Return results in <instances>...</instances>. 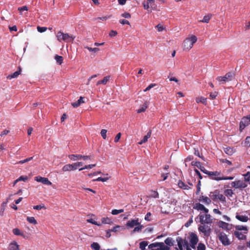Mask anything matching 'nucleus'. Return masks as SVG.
Listing matches in <instances>:
<instances>
[{"label": "nucleus", "mask_w": 250, "mask_h": 250, "mask_svg": "<svg viewBox=\"0 0 250 250\" xmlns=\"http://www.w3.org/2000/svg\"><path fill=\"white\" fill-rule=\"evenodd\" d=\"M151 135V131L149 130L147 133V134L144 137L143 139L140 142H139L138 143V144L139 145H142V144L146 142L148 140V139L150 137Z\"/></svg>", "instance_id": "412c9836"}, {"label": "nucleus", "mask_w": 250, "mask_h": 250, "mask_svg": "<svg viewBox=\"0 0 250 250\" xmlns=\"http://www.w3.org/2000/svg\"><path fill=\"white\" fill-rule=\"evenodd\" d=\"M245 181L248 182L250 184V172L248 171L246 174H244Z\"/></svg>", "instance_id": "37998d69"}, {"label": "nucleus", "mask_w": 250, "mask_h": 250, "mask_svg": "<svg viewBox=\"0 0 250 250\" xmlns=\"http://www.w3.org/2000/svg\"><path fill=\"white\" fill-rule=\"evenodd\" d=\"M192 218L193 216H192L190 219L185 224V227H188L191 225V224L193 222Z\"/></svg>", "instance_id": "0e129e2a"}, {"label": "nucleus", "mask_w": 250, "mask_h": 250, "mask_svg": "<svg viewBox=\"0 0 250 250\" xmlns=\"http://www.w3.org/2000/svg\"><path fill=\"white\" fill-rule=\"evenodd\" d=\"M70 159L73 161H77L82 159V155L80 154H71L68 156Z\"/></svg>", "instance_id": "a878e982"}, {"label": "nucleus", "mask_w": 250, "mask_h": 250, "mask_svg": "<svg viewBox=\"0 0 250 250\" xmlns=\"http://www.w3.org/2000/svg\"><path fill=\"white\" fill-rule=\"evenodd\" d=\"M193 208L197 210H203L205 213L208 212V209L205 208L203 205L199 203H196L193 206Z\"/></svg>", "instance_id": "4468645a"}, {"label": "nucleus", "mask_w": 250, "mask_h": 250, "mask_svg": "<svg viewBox=\"0 0 250 250\" xmlns=\"http://www.w3.org/2000/svg\"><path fill=\"white\" fill-rule=\"evenodd\" d=\"M161 242H155L149 244L148 248L149 250H156L157 249H154L155 247L160 248Z\"/></svg>", "instance_id": "4be33fe9"}, {"label": "nucleus", "mask_w": 250, "mask_h": 250, "mask_svg": "<svg viewBox=\"0 0 250 250\" xmlns=\"http://www.w3.org/2000/svg\"><path fill=\"white\" fill-rule=\"evenodd\" d=\"M135 227L132 231V233L141 231L142 229L144 228V226L143 225H141L140 222V225H137Z\"/></svg>", "instance_id": "c756f323"}, {"label": "nucleus", "mask_w": 250, "mask_h": 250, "mask_svg": "<svg viewBox=\"0 0 250 250\" xmlns=\"http://www.w3.org/2000/svg\"><path fill=\"white\" fill-rule=\"evenodd\" d=\"M13 233L16 235L23 236V234L21 233L20 230L17 228L13 229Z\"/></svg>", "instance_id": "a18cd8bd"}, {"label": "nucleus", "mask_w": 250, "mask_h": 250, "mask_svg": "<svg viewBox=\"0 0 250 250\" xmlns=\"http://www.w3.org/2000/svg\"><path fill=\"white\" fill-rule=\"evenodd\" d=\"M198 237L195 233L191 232L189 234L190 246L192 249H196V246L198 243Z\"/></svg>", "instance_id": "0eeeda50"}, {"label": "nucleus", "mask_w": 250, "mask_h": 250, "mask_svg": "<svg viewBox=\"0 0 250 250\" xmlns=\"http://www.w3.org/2000/svg\"><path fill=\"white\" fill-rule=\"evenodd\" d=\"M119 22L121 24H128V25H130V23L129 22V21L126 20H124V19H123V20H120L119 21Z\"/></svg>", "instance_id": "e2e57ef3"}, {"label": "nucleus", "mask_w": 250, "mask_h": 250, "mask_svg": "<svg viewBox=\"0 0 250 250\" xmlns=\"http://www.w3.org/2000/svg\"><path fill=\"white\" fill-rule=\"evenodd\" d=\"M149 197L154 198H158L159 193L157 191L151 190L150 191Z\"/></svg>", "instance_id": "f704fd0d"}, {"label": "nucleus", "mask_w": 250, "mask_h": 250, "mask_svg": "<svg viewBox=\"0 0 250 250\" xmlns=\"http://www.w3.org/2000/svg\"><path fill=\"white\" fill-rule=\"evenodd\" d=\"M10 250H19V246L16 242H13L10 244Z\"/></svg>", "instance_id": "c85d7f7f"}, {"label": "nucleus", "mask_w": 250, "mask_h": 250, "mask_svg": "<svg viewBox=\"0 0 250 250\" xmlns=\"http://www.w3.org/2000/svg\"><path fill=\"white\" fill-rule=\"evenodd\" d=\"M156 84L155 83H151L149 84L144 90V92H146L149 90L151 88L154 87Z\"/></svg>", "instance_id": "bf43d9fd"}, {"label": "nucleus", "mask_w": 250, "mask_h": 250, "mask_svg": "<svg viewBox=\"0 0 250 250\" xmlns=\"http://www.w3.org/2000/svg\"><path fill=\"white\" fill-rule=\"evenodd\" d=\"M18 10L21 12L22 11H28V8L26 6H23L22 7H19Z\"/></svg>", "instance_id": "338daca9"}, {"label": "nucleus", "mask_w": 250, "mask_h": 250, "mask_svg": "<svg viewBox=\"0 0 250 250\" xmlns=\"http://www.w3.org/2000/svg\"><path fill=\"white\" fill-rule=\"evenodd\" d=\"M156 250H170V247L166 246L164 243L161 242L160 247L157 248Z\"/></svg>", "instance_id": "72a5a7b5"}, {"label": "nucleus", "mask_w": 250, "mask_h": 250, "mask_svg": "<svg viewBox=\"0 0 250 250\" xmlns=\"http://www.w3.org/2000/svg\"><path fill=\"white\" fill-rule=\"evenodd\" d=\"M250 124V121L248 118L244 117L242 118L241 121L240 122L239 125V130L241 132L244 129V128L248 126Z\"/></svg>", "instance_id": "9d476101"}, {"label": "nucleus", "mask_w": 250, "mask_h": 250, "mask_svg": "<svg viewBox=\"0 0 250 250\" xmlns=\"http://www.w3.org/2000/svg\"><path fill=\"white\" fill-rule=\"evenodd\" d=\"M35 180L38 182H41L44 185H52V183L48 180L47 178L41 176H36L35 177Z\"/></svg>", "instance_id": "ddd939ff"}, {"label": "nucleus", "mask_w": 250, "mask_h": 250, "mask_svg": "<svg viewBox=\"0 0 250 250\" xmlns=\"http://www.w3.org/2000/svg\"><path fill=\"white\" fill-rule=\"evenodd\" d=\"M191 164L192 166H196V167H198L199 168L200 167V166H201L200 163L199 162H197V161H196V162L192 161L191 162Z\"/></svg>", "instance_id": "680f3d73"}, {"label": "nucleus", "mask_w": 250, "mask_h": 250, "mask_svg": "<svg viewBox=\"0 0 250 250\" xmlns=\"http://www.w3.org/2000/svg\"><path fill=\"white\" fill-rule=\"evenodd\" d=\"M33 157L27 158L23 160H21V161H19L18 162V164H24L25 163H26V162H28L31 161V160L33 159Z\"/></svg>", "instance_id": "8fccbe9b"}, {"label": "nucleus", "mask_w": 250, "mask_h": 250, "mask_svg": "<svg viewBox=\"0 0 250 250\" xmlns=\"http://www.w3.org/2000/svg\"><path fill=\"white\" fill-rule=\"evenodd\" d=\"M231 186L232 188H245L247 185L242 181L238 180L231 183Z\"/></svg>", "instance_id": "f8f14e48"}, {"label": "nucleus", "mask_w": 250, "mask_h": 250, "mask_svg": "<svg viewBox=\"0 0 250 250\" xmlns=\"http://www.w3.org/2000/svg\"><path fill=\"white\" fill-rule=\"evenodd\" d=\"M224 152L229 155H232L234 152L233 149L230 147H226L224 148Z\"/></svg>", "instance_id": "cd10ccee"}, {"label": "nucleus", "mask_w": 250, "mask_h": 250, "mask_svg": "<svg viewBox=\"0 0 250 250\" xmlns=\"http://www.w3.org/2000/svg\"><path fill=\"white\" fill-rule=\"evenodd\" d=\"M198 216L200 218V222L201 224H210L212 222L211 216L210 214H208V213H206L205 215L200 214Z\"/></svg>", "instance_id": "39448f33"}, {"label": "nucleus", "mask_w": 250, "mask_h": 250, "mask_svg": "<svg viewBox=\"0 0 250 250\" xmlns=\"http://www.w3.org/2000/svg\"><path fill=\"white\" fill-rule=\"evenodd\" d=\"M245 233H243L239 231H235L234 232V236L237 237L239 240H246L247 238Z\"/></svg>", "instance_id": "a211bd4d"}, {"label": "nucleus", "mask_w": 250, "mask_h": 250, "mask_svg": "<svg viewBox=\"0 0 250 250\" xmlns=\"http://www.w3.org/2000/svg\"><path fill=\"white\" fill-rule=\"evenodd\" d=\"M101 222H102L101 223V224H110L112 223L111 220L108 217L102 218Z\"/></svg>", "instance_id": "4c0bfd02"}, {"label": "nucleus", "mask_w": 250, "mask_h": 250, "mask_svg": "<svg viewBox=\"0 0 250 250\" xmlns=\"http://www.w3.org/2000/svg\"><path fill=\"white\" fill-rule=\"evenodd\" d=\"M121 16L126 19H130L131 18L130 14L128 12H125L122 14Z\"/></svg>", "instance_id": "13d9d810"}, {"label": "nucleus", "mask_w": 250, "mask_h": 250, "mask_svg": "<svg viewBox=\"0 0 250 250\" xmlns=\"http://www.w3.org/2000/svg\"><path fill=\"white\" fill-rule=\"evenodd\" d=\"M197 103H201L204 104H206L207 99L204 97H201L196 99Z\"/></svg>", "instance_id": "c03bdc74"}, {"label": "nucleus", "mask_w": 250, "mask_h": 250, "mask_svg": "<svg viewBox=\"0 0 250 250\" xmlns=\"http://www.w3.org/2000/svg\"><path fill=\"white\" fill-rule=\"evenodd\" d=\"M208 177L211 180L216 181L222 180L223 175L220 171H209L208 172Z\"/></svg>", "instance_id": "423d86ee"}, {"label": "nucleus", "mask_w": 250, "mask_h": 250, "mask_svg": "<svg viewBox=\"0 0 250 250\" xmlns=\"http://www.w3.org/2000/svg\"><path fill=\"white\" fill-rule=\"evenodd\" d=\"M148 242L147 241H142L139 244V248L141 250H145L146 247L148 245Z\"/></svg>", "instance_id": "2f4dec72"}, {"label": "nucleus", "mask_w": 250, "mask_h": 250, "mask_svg": "<svg viewBox=\"0 0 250 250\" xmlns=\"http://www.w3.org/2000/svg\"><path fill=\"white\" fill-rule=\"evenodd\" d=\"M27 220L30 223L33 224L34 225H36L37 224V222L34 217H27Z\"/></svg>", "instance_id": "a19ab883"}, {"label": "nucleus", "mask_w": 250, "mask_h": 250, "mask_svg": "<svg viewBox=\"0 0 250 250\" xmlns=\"http://www.w3.org/2000/svg\"><path fill=\"white\" fill-rule=\"evenodd\" d=\"M148 105V103L145 102V103L140 107L139 109L137 110L138 113L145 112L146 108H147Z\"/></svg>", "instance_id": "5701e85b"}, {"label": "nucleus", "mask_w": 250, "mask_h": 250, "mask_svg": "<svg viewBox=\"0 0 250 250\" xmlns=\"http://www.w3.org/2000/svg\"><path fill=\"white\" fill-rule=\"evenodd\" d=\"M176 241L177 242L178 246H183L184 240L181 237H177Z\"/></svg>", "instance_id": "de8ad7c7"}, {"label": "nucleus", "mask_w": 250, "mask_h": 250, "mask_svg": "<svg viewBox=\"0 0 250 250\" xmlns=\"http://www.w3.org/2000/svg\"><path fill=\"white\" fill-rule=\"evenodd\" d=\"M96 166V164H91L88 165H86L83 167H82L81 168H79V170H82L83 169H87V168H92L93 167Z\"/></svg>", "instance_id": "09e8293b"}, {"label": "nucleus", "mask_w": 250, "mask_h": 250, "mask_svg": "<svg viewBox=\"0 0 250 250\" xmlns=\"http://www.w3.org/2000/svg\"><path fill=\"white\" fill-rule=\"evenodd\" d=\"M210 197L214 201L219 199L222 203L226 202V197L222 194H220L218 190H215L213 192H211L209 194Z\"/></svg>", "instance_id": "7ed1b4c3"}, {"label": "nucleus", "mask_w": 250, "mask_h": 250, "mask_svg": "<svg viewBox=\"0 0 250 250\" xmlns=\"http://www.w3.org/2000/svg\"><path fill=\"white\" fill-rule=\"evenodd\" d=\"M234 76L233 73L229 72L223 77L220 76L216 78V80L219 82H226L227 81L232 80V78Z\"/></svg>", "instance_id": "6e6552de"}, {"label": "nucleus", "mask_w": 250, "mask_h": 250, "mask_svg": "<svg viewBox=\"0 0 250 250\" xmlns=\"http://www.w3.org/2000/svg\"><path fill=\"white\" fill-rule=\"evenodd\" d=\"M211 17V15L210 14L206 15L204 17L203 19L201 20L200 21L205 23H208L210 20Z\"/></svg>", "instance_id": "e433bc0d"}, {"label": "nucleus", "mask_w": 250, "mask_h": 250, "mask_svg": "<svg viewBox=\"0 0 250 250\" xmlns=\"http://www.w3.org/2000/svg\"><path fill=\"white\" fill-rule=\"evenodd\" d=\"M224 194H225L226 196L228 197H231L233 194V192L232 190L230 189H227L225 190Z\"/></svg>", "instance_id": "ea45409f"}, {"label": "nucleus", "mask_w": 250, "mask_h": 250, "mask_svg": "<svg viewBox=\"0 0 250 250\" xmlns=\"http://www.w3.org/2000/svg\"><path fill=\"white\" fill-rule=\"evenodd\" d=\"M85 48H87L89 51L94 52H97L98 51H99V50H100L99 48H97V47L92 48V47L86 46Z\"/></svg>", "instance_id": "6e6d98bb"}, {"label": "nucleus", "mask_w": 250, "mask_h": 250, "mask_svg": "<svg viewBox=\"0 0 250 250\" xmlns=\"http://www.w3.org/2000/svg\"><path fill=\"white\" fill-rule=\"evenodd\" d=\"M37 28L38 31L40 32V33L44 32H45L47 30V27H41V26H38Z\"/></svg>", "instance_id": "603ef678"}, {"label": "nucleus", "mask_w": 250, "mask_h": 250, "mask_svg": "<svg viewBox=\"0 0 250 250\" xmlns=\"http://www.w3.org/2000/svg\"><path fill=\"white\" fill-rule=\"evenodd\" d=\"M91 248L94 250H100V246L97 242H94L91 245Z\"/></svg>", "instance_id": "58836bf2"}, {"label": "nucleus", "mask_w": 250, "mask_h": 250, "mask_svg": "<svg viewBox=\"0 0 250 250\" xmlns=\"http://www.w3.org/2000/svg\"><path fill=\"white\" fill-rule=\"evenodd\" d=\"M178 186L180 188H182L184 189H187L188 190L190 189L191 188L185 184L183 181L181 180H179L178 183Z\"/></svg>", "instance_id": "393cba45"}, {"label": "nucleus", "mask_w": 250, "mask_h": 250, "mask_svg": "<svg viewBox=\"0 0 250 250\" xmlns=\"http://www.w3.org/2000/svg\"><path fill=\"white\" fill-rule=\"evenodd\" d=\"M18 70L15 72L14 73L9 75L7 76L6 78L9 80H11L12 79L16 78L18 77V76L21 74V68L20 67H18Z\"/></svg>", "instance_id": "f3484780"}, {"label": "nucleus", "mask_w": 250, "mask_h": 250, "mask_svg": "<svg viewBox=\"0 0 250 250\" xmlns=\"http://www.w3.org/2000/svg\"><path fill=\"white\" fill-rule=\"evenodd\" d=\"M106 132H107V130L106 129H103L101 131V136H102V137L104 139H105L106 138Z\"/></svg>", "instance_id": "5fc2aeb1"}, {"label": "nucleus", "mask_w": 250, "mask_h": 250, "mask_svg": "<svg viewBox=\"0 0 250 250\" xmlns=\"http://www.w3.org/2000/svg\"><path fill=\"white\" fill-rule=\"evenodd\" d=\"M206 247L205 245L202 243H198V246L197 247V250H206Z\"/></svg>", "instance_id": "79ce46f5"}, {"label": "nucleus", "mask_w": 250, "mask_h": 250, "mask_svg": "<svg viewBox=\"0 0 250 250\" xmlns=\"http://www.w3.org/2000/svg\"><path fill=\"white\" fill-rule=\"evenodd\" d=\"M109 78H110L109 76L104 77L103 80L99 81L97 83L96 85H99L101 84H106V83H107V82L109 81Z\"/></svg>", "instance_id": "bb28decb"}, {"label": "nucleus", "mask_w": 250, "mask_h": 250, "mask_svg": "<svg viewBox=\"0 0 250 250\" xmlns=\"http://www.w3.org/2000/svg\"><path fill=\"white\" fill-rule=\"evenodd\" d=\"M201 225L198 228L199 231L202 232L205 236H208L211 232V229L210 227L205 224Z\"/></svg>", "instance_id": "1a4fd4ad"}, {"label": "nucleus", "mask_w": 250, "mask_h": 250, "mask_svg": "<svg viewBox=\"0 0 250 250\" xmlns=\"http://www.w3.org/2000/svg\"><path fill=\"white\" fill-rule=\"evenodd\" d=\"M62 170L63 172L69 171L72 170V164H67V165H64L62 168Z\"/></svg>", "instance_id": "7c9ffc66"}, {"label": "nucleus", "mask_w": 250, "mask_h": 250, "mask_svg": "<svg viewBox=\"0 0 250 250\" xmlns=\"http://www.w3.org/2000/svg\"><path fill=\"white\" fill-rule=\"evenodd\" d=\"M87 221L88 222L92 224H94V225H97L98 226H101V223H98L97 221H95L93 219H88V220H87Z\"/></svg>", "instance_id": "864d4df0"}, {"label": "nucleus", "mask_w": 250, "mask_h": 250, "mask_svg": "<svg viewBox=\"0 0 250 250\" xmlns=\"http://www.w3.org/2000/svg\"><path fill=\"white\" fill-rule=\"evenodd\" d=\"M236 218L240 221L243 222H246L249 220V217L248 216L240 215L238 213L236 214Z\"/></svg>", "instance_id": "aec40b11"}, {"label": "nucleus", "mask_w": 250, "mask_h": 250, "mask_svg": "<svg viewBox=\"0 0 250 250\" xmlns=\"http://www.w3.org/2000/svg\"><path fill=\"white\" fill-rule=\"evenodd\" d=\"M124 211V209H113L111 211V213L113 214V215H117L120 213H122Z\"/></svg>", "instance_id": "49530a36"}, {"label": "nucleus", "mask_w": 250, "mask_h": 250, "mask_svg": "<svg viewBox=\"0 0 250 250\" xmlns=\"http://www.w3.org/2000/svg\"><path fill=\"white\" fill-rule=\"evenodd\" d=\"M245 143L246 146H250V136H248L246 137Z\"/></svg>", "instance_id": "774afa93"}, {"label": "nucleus", "mask_w": 250, "mask_h": 250, "mask_svg": "<svg viewBox=\"0 0 250 250\" xmlns=\"http://www.w3.org/2000/svg\"><path fill=\"white\" fill-rule=\"evenodd\" d=\"M164 244H166V246H167L170 247L174 246V241L173 240L172 238L168 237L165 239Z\"/></svg>", "instance_id": "b1692460"}, {"label": "nucleus", "mask_w": 250, "mask_h": 250, "mask_svg": "<svg viewBox=\"0 0 250 250\" xmlns=\"http://www.w3.org/2000/svg\"><path fill=\"white\" fill-rule=\"evenodd\" d=\"M169 174V172H167L166 173H163V174H161V177L162 178L163 181H165V180H166L167 179Z\"/></svg>", "instance_id": "052dcab7"}, {"label": "nucleus", "mask_w": 250, "mask_h": 250, "mask_svg": "<svg viewBox=\"0 0 250 250\" xmlns=\"http://www.w3.org/2000/svg\"><path fill=\"white\" fill-rule=\"evenodd\" d=\"M84 98V97H83L82 96L80 97V99L77 101L72 103V105L75 108L78 107L81 104L85 103V102L83 101Z\"/></svg>", "instance_id": "6ab92c4d"}, {"label": "nucleus", "mask_w": 250, "mask_h": 250, "mask_svg": "<svg viewBox=\"0 0 250 250\" xmlns=\"http://www.w3.org/2000/svg\"><path fill=\"white\" fill-rule=\"evenodd\" d=\"M235 229L238 231L239 230H245L246 232L244 233H247L248 228L246 226L237 225L235 226Z\"/></svg>", "instance_id": "473e14b6"}, {"label": "nucleus", "mask_w": 250, "mask_h": 250, "mask_svg": "<svg viewBox=\"0 0 250 250\" xmlns=\"http://www.w3.org/2000/svg\"><path fill=\"white\" fill-rule=\"evenodd\" d=\"M33 208L34 209L36 210H41L42 208L46 209V208L44 206L41 205L34 206Z\"/></svg>", "instance_id": "3c124183"}, {"label": "nucleus", "mask_w": 250, "mask_h": 250, "mask_svg": "<svg viewBox=\"0 0 250 250\" xmlns=\"http://www.w3.org/2000/svg\"><path fill=\"white\" fill-rule=\"evenodd\" d=\"M137 225H140L139 219L135 218L128 220L126 222V227L127 229H132Z\"/></svg>", "instance_id": "9b49d317"}, {"label": "nucleus", "mask_w": 250, "mask_h": 250, "mask_svg": "<svg viewBox=\"0 0 250 250\" xmlns=\"http://www.w3.org/2000/svg\"><path fill=\"white\" fill-rule=\"evenodd\" d=\"M218 237L224 246H229L231 244V242L228 238L227 235L224 232H220Z\"/></svg>", "instance_id": "20e7f679"}, {"label": "nucleus", "mask_w": 250, "mask_h": 250, "mask_svg": "<svg viewBox=\"0 0 250 250\" xmlns=\"http://www.w3.org/2000/svg\"><path fill=\"white\" fill-rule=\"evenodd\" d=\"M218 225L220 228H222L223 229L229 230L232 229V225L229 224L226 222L220 221L218 222Z\"/></svg>", "instance_id": "2eb2a0df"}, {"label": "nucleus", "mask_w": 250, "mask_h": 250, "mask_svg": "<svg viewBox=\"0 0 250 250\" xmlns=\"http://www.w3.org/2000/svg\"><path fill=\"white\" fill-rule=\"evenodd\" d=\"M55 59L57 62L60 65H61L63 62V57L61 56L56 55L55 56Z\"/></svg>", "instance_id": "c9c22d12"}, {"label": "nucleus", "mask_w": 250, "mask_h": 250, "mask_svg": "<svg viewBox=\"0 0 250 250\" xmlns=\"http://www.w3.org/2000/svg\"><path fill=\"white\" fill-rule=\"evenodd\" d=\"M56 37L58 41L60 42H61L62 41L66 42H72L75 39V37H73L72 35H69L67 33H63L62 31H59Z\"/></svg>", "instance_id": "f03ea898"}, {"label": "nucleus", "mask_w": 250, "mask_h": 250, "mask_svg": "<svg viewBox=\"0 0 250 250\" xmlns=\"http://www.w3.org/2000/svg\"><path fill=\"white\" fill-rule=\"evenodd\" d=\"M197 38L195 35H191L187 38L183 43L184 50H189L193 46V44L197 42Z\"/></svg>", "instance_id": "f257e3e1"}, {"label": "nucleus", "mask_w": 250, "mask_h": 250, "mask_svg": "<svg viewBox=\"0 0 250 250\" xmlns=\"http://www.w3.org/2000/svg\"><path fill=\"white\" fill-rule=\"evenodd\" d=\"M156 28L159 32L162 31L164 30V27L161 24H158L156 26Z\"/></svg>", "instance_id": "69168bd1"}, {"label": "nucleus", "mask_w": 250, "mask_h": 250, "mask_svg": "<svg viewBox=\"0 0 250 250\" xmlns=\"http://www.w3.org/2000/svg\"><path fill=\"white\" fill-rule=\"evenodd\" d=\"M198 200L200 202H201L207 205H209L211 202V199L203 195L200 196Z\"/></svg>", "instance_id": "dca6fc26"}, {"label": "nucleus", "mask_w": 250, "mask_h": 250, "mask_svg": "<svg viewBox=\"0 0 250 250\" xmlns=\"http://www.w3.org/2000/svg\"><path fill=\"white\" fill-rule=\"evenodd\" d=\"M9 199L7 198L6 199V201L3 203H2L1 206V211H2V212L4 211L5 209V207L6 206V205L8 202Z\"/></svg>", "instance_id": "4d7b16f0"}]
</instances>
